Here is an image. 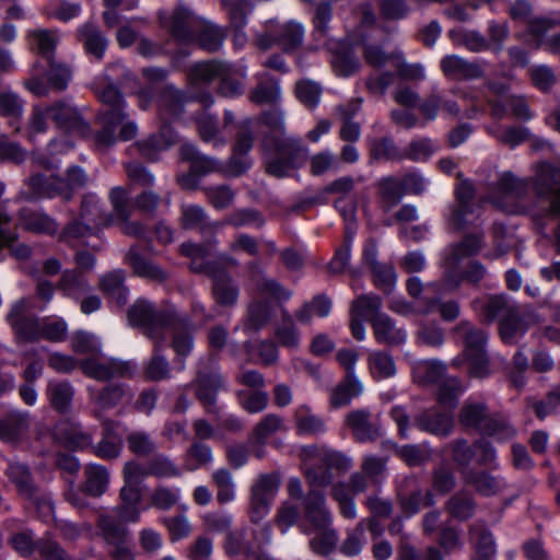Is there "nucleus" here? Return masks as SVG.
<instances>
[{
  "label": "nucleus",
  "instance_id": "nucleus-1",
  "mask_svg": "<svg viewBox=\"0 0 560 560\" xmlns=\"http://www.w3.org/2000/svg\"><path fill=\"white\" fill-rule=\"evenodd\" d=\"M129 324L141 329L142 334L166 346L167 330L173 334L171 346L178 357L186 358L194 348L196 326L189 315L180 313L175 306L156 308L153 303L137 300L127 313Z\"/></svg>",
  "mask_w": 560,
  "mask_h": 560
},
{
  "label": "nucleus",
  "instance_id": "nucleus-2",
  "mask_svg": "<svg viewBox=\"0 0 560 560\" xmlns=\"http://www.w3.org/2000/svg\"><path fill=\"white\" fill-rule=\"evenodd\" d=\"M179 254L189 259L191 272L206 276L211 280V296L215 305L233 308L240 299V287L230 272L237 267L238 260L225 253L209 258V249L203 244L185 242L179 245Z\"/></svg>",
  "mask_w": 560,
  "mask_h": 560
},
{
  "label": "nucleus",
  "instance_id": "nucleus-3",
  "mask_svg": "<svg viewBox=\"0 0 560 560\" xmlns=\"http://www.w3.org/2000/svg\"><path fill=\"white\" fill-rule=\"evenodd\" d=\"M264 165L268 175L283 178L292 171L301 168L307 161V147L294 135L269 136L261 139Z\"/></svg>",
  "mask_w": 560,
  "mask_h": 560
},
{
  "label": "nucleus",
  "instance_id": "nucleus-4",
  "mask_svg": "<svg viewBox=\"0 0 560 560\" xmlns=\"http://www.w3.org/2000/svg\"><path fill=\"white\" fill-rule=\"evenodd\" d=\"M533 170L536 205L532 206L530 211L544 219L560 217V167L544 161Z\"/></svg>",
  "mask_w": 560,
  "mask_h": 560
},
{
  "label": "nucleus",
  "instance_id": "nucleus-5",
  "mask_svg": "<svg viewBox=\"0 0 560 560\" xmlns=\"http://www.w3.org/2000/svg\"><path fill=\"white\" fill-rule=\"evenodd\" d=\"M454 332L464 342L463 359L453 360V365L458 366L463 360L468 363V371L472 377L485 378L490 374V361L486 352L487 334L468 320H460Z\"/></svg>",
  "mask_w": 560,
  "mask_h": 560
},
{
  "label": "nucleus",
  "instance_id": "nucleus-6",
  "mask_svg": "<svg viewBox=\"0 0 560 560\" xmlns=\"http://www.w3.org/2000/svg\"><path fill=\"white\" fill-rule=\"evenodd\" d=\"M351 466V459L343 454L324 450L305 466L304 475L311 489L325 488L332 482L334 471L346 472Z\"/></svg>",
  "mask_w": 560,
  "mask_h": 560
},
{
  "label": "nucleus",
  "instance_id": "nucleus-7",
  "mask_svg": "<svg viewBox=\"0 0 560 560\" xmlns=\"http://www.w3.org/2000/svg\"><path fill=\"white\" fill-rule=\"evenodd\" d=\"M5 476L14 485L18 493L36 505L43 517H49L54 513V502L50 493L43 491L34 482L30 467L21 463H11L5 470Z\"/></svg>",
  "mask_w": 560,
  "mask_h": 560
},
{
  "label": "nucleus",
  "instance_id": "nucleus-8",
  "mask_svg": "<svg viewBox=\"0 0 560 560\" xmlns=\"http://www.w3.org/2000/svg\"><path fill=\"white\" fill-rule=\"evenodd\" d=\"M98 535L110 547L112 560H133L130 533L127 527L108 512L100 513L96 518Z\"/></svg>",
  "mask_w": 560,
  "mask_h": 560
},
{
  "label": "nucleus",
  "instance_id": "nucleus-9",
  "mask_svg": "<svg viewBox=\"0 0 560 560\" xmlns=\"http://www.w3.org/2000/svg\"><path fill=\"white\" fill-rule=\"evenodd\" d=\"M61 197L66 201L71 200V191L65 184V178L36 173L24 182V188L20 191V198L28 202H37L42 199Z\"/></svg>",
  "mask_w": 560,
  "mask_h": 560
},
{
  "label": "nucleus",
  "instance_id": "nucleus-10",
  "mask_svg": "<svg viewBox=\"0 0 560 560\" xmlns=\"http://www.w3.org/2000/svg\"><path fill=\"white\" fill-rule=\"evenodd\" d=\"M159 21L178 45L195 44L200 19L188 9L177 7L171 13H159Z\"/></svg>",
  "mask_w": 560,
  "mask_h": 560
},
{
  "label": "nucleus",
  "instance_id": "nucleus-11",
  "mask_svg": "<svg viewBox=\"0 0 560 560\" xmlns=\"http://www.w3.org/2000/svg\"><path fill=\"white\" fill-rule=\"evenodd\" d=\"M304 522L299 524L300 530L311 535L314 529L326 528L332 525V514L327 505L324 491L310 489L303 500Z\"/></svg>",
  "mask_w": 560,
  "mask_h": 560
},
{
  "label": "nucleus",
  "instance_id": "nucleus-12",
  "mask_svg": "<svg viewBox=\"0 0 560 560\" xmlns=\"http://www.w3.org/2000/svg\"><path fill=\"white\" fill-rule=\"evenodd\" d=\"M456 205L452 209L450 224L457 232L469 225H477L475 221L479 219L480 206L474 202L475 188L468 180H463L455 188Z\"/></svg>",
  "mask_w": 560,
  "mask_h": 560
},
{
  "label": "nucleus",
  "instance_id": "nucleus-13",
  "mask_svg": "<svg viewBox=\"0 0 560 560\" xmlns=\"http://www.w3.org/2000/svg\"><path fill=\"white\" fill-rule=\"evenodd\" d=\"M280 487L277 474L260 475L250 489V521L260 522L269 512L270 504Z\"/></svg>",
  "mask_w": 560,
  "mask_h": 560
},
{
  "label": "nucleus",
  "instance_id": "nucleus-14",
  "mask_svg": "<svg viewBox=\"0 0 560 560\" xmlns=\"http://www.w3.org/2000/svg\"><path fill=\"white\" fill-rule=\"evenodd\" d=\"M46 113L56 126L63 131L77 133L81 137H88L92 132L91 126L83 118L80 110L65 101L52 103L46 108Z\"/></svg>",
  "mask_w": 560,
  "mask_h": 560
},
{
  "label": "nucleus",
  "instance_id": "nucleus-15",
  "mask_svg": "<svg viewBox=\"0 0 560 560\" xmlns=\"http://www.w3.org/2000/svg\"><path fill=\"white\" fill-rule=\"evenodd\" d=\"M196 398L203 406L207 413L219 417L220 408L217 405L218 393L224 388V380L218 372L200 371L192 382Z\"/></svg>",
  "mask_w": 560,
  "mask_h": 560
},
{
  "label": "nucleus",
  "instance_id": "nucleus-16",
  "mask_svg": "<svg viewBox=\"0 0 560 560\" xmlns=\"http://www.w3.org/2000/svg\"><path fill=\"white\" fill-rule=\"evenodd\" d=\"M80 369L88 377L102 382L114 377H130L133 374V368L129 361L114 358L105 361L88 358L80 361Z\"/></svg>",
  "mask_w": 560,
  "mask_h": 560
},
{
  "label": "nucleus",
  "instance_id": "nucleus-17",
  "mask_svg": "<svg viewBox=\"0 0 560 560\" xmlns=\"http://www.w3.org/2000/svg\"><path fill=\"white\" fill-rule=\"evenodd\" d=\"M26 303L24 300L15 302L7 315L15 335L23 341L34 342L39 340L42 318L34 315H25Z\"/></svg>",
  "mask_w": 560,
  "mask_h": 560
},
{
  "label": "nucleus",
  "instance_id": "nucleus-18",
  "mask_svg": "<svg viewBox=\"0 0 560 560\" xmlns=\"http://www.w3.org/2000/svg\"><path fill=\"white\" fill-rule=\"evenodd\" d=\"M245 271L250 283L261 294H268L275 300L284 302L292 296V291L283 287L279 281L268 278L261 264L254 259L245 264Z\"/></svg>",
  "mask_w": 560,
  "mask_h": 560
},
{
  "label": "nucleus",
  "instance_id": "nucleus-19",
  "mask_svg": "<svg viewBox=\"0 0 560 560\" xmlns=\"http://www.w3.org/2000/svg\"><path fill=\"white\" fill-rule=\"evenodd\" d=\"M415 425L422 432L446 438L454 431V417L451 411H441L438 408H429L419 412L413 418Z\"/></svg>",
  "mask_w": 560,
  "mask_h": 560
},
{
  "label": "nucleus",
  "instance_id": "nucleus-20",
  "mask_svg": "<svg viewBox=\"0 0 560 560\" xmlns=\"http://www.w3.org/2000/svg\"><path fill=\"white\" fill-rule=\"evenodd\" d=\"M462 478L465 485L471 487L481 497H494L506 488L505 478L501 475H493L486 469L470 468L462 470Z\"/></svg>",
  "mask_w": 560,
  "mask_h": 560
},
{
  "label": "nucleus",
  "instance_id": "nucleus-21",
  "mask_svg": "<svg viewBox=\"0 0 560 560\" xmlns=\"http://www.w3.org/2000/svg\"><path fill=\"white\" fill-rule=\"evenodd\" d=\"M515 304L517 303L504 293L475 299L470 303L472 311L478 314L480 320L487 324L501 319Z\"/></svg>",
  "mask_w": 560,
  "mask_h": 560
},
{
  "label": "nucleus",
  "instance_id": "nucleus-22",
  "mask_svg": "<svg viewBox=\"0 0 560 560\" xmlns=\"http://www.w3.org/2000/svg\"><path fill=\"white\" fill-rule=\"evenodd\" d=\"M441 71L453 81L477 80L485 75V69L478 61H469L457 55H447L441 60Z\"/></svg>",
  "mask_w": 560,
  "mask_h": 560
},
{
  "label": "nucleus",
  "instance_id": "nucleus-23",
  "mask_svg": "<svg viewBox=\"0 0 560 560\" xmlns=\"http://www.w3.org/2000/svg\"><path fill=\"white\" fill-rule=\"evenodd\" d=\"M97 97L102 103L97 119H114L120 121L127 119V104L124 94L114 83L110 82L97 91Z\"/></svg>",
  "mask_w": 560,
  "mask_h": 560
},
{
  "label": "nucleus",
  "instance_id": "nucleus-24",
  "mask_svg": "<svg viewBox=\"0 0 560 560\" xmlns=\"http://www.w3.org/2000/svg\"><path fill=\"white\" fill-rule=\"evenodd\" d=\"M126 276L124 269H114L104 273L98 281V290L109 302L115 303L118 307L125 306L129 300Z\"/></svg>",
  "mask_w": 560,
  "mask_h": 560
},
{
  "label": "nucleus",
  "instance_id": "nucleus-25",
  "mask_svg": "<svg viewBox=\"0 0 560 560\" xmlns=\"http://www.w3.org/2000/svg\"><path fill=\"white\" fill-rule=\"evenodd\" d=\"M75 36L88 56L96 61L103 60L108 39L95 23L86 22L82 24L78 27Z\"/></svg>",
  "mask_w": 560,
  "mask_h": 560
},
{
  "label": "nucleus",
  "instance_id": "nucleus-26",
  "mask_svg": "<svg viewBox=\"0 0 560 560\" xmlns=\"http://www.w3.org/2000/svg\"><path fill=\"white\" fill-rule=\"evenodd\" d=\"M180 224L185 230H198L202 235L215 234L224 223L210 221L206 210L198 205L180 207Z\"/></svg>",
  "mask_w": 560,
  "mask_h": 560
},
{
  "label": "nucleus",
  "instance_id": "nucleus-27",
  "mask_svg": "<svg viewBox=\"0 0 560 560\" xmlns=\"http://www.w3.org/2000/svg\"><path fill=\"white\" fill-rule=\"evenodd\" d=\"M418 109L427 121L434 120L440 110L452 117H456L460 113L457 102L446 98L436 88H432L431 92L418 104Z\"/></svg>",
  "mask_w": 560,
  "mask_h": 560
},
{
  "label": "nucleus",
  "instance_id": "nucleus-28",
  "mask_svg": "<svg viewBox=\"0 0 560 560\" xmlns=\"http://www.w3.org/2000/svg\"><path fill=\"white\" fill-rule=\"evenodd\" d=\"M483 246V233L465 234L462 241L447 248L445 265L447 269H457L459 262L468 257L478 255Z\"/></svg>",
  "mask_w": 560,
  "mask_h": 560
},
{
  "label": "nucleus",
  "instance_id": "nucleus-29",
  "mask_svg": "<svg viewBox=\"0 0 560 560\" xmlns=\"http://www.w3.org/2000/svg\"><path fill=\"white\" fill-rule=\"evenodd\" d=\"M373 335L377 343L388 347H397L405 342L407 334L401 327H397L395 320L387 315L377 314L370 318Z\"/></svg>",
  "mask_w": 560,
  "mask_h": 560
},
{
  "label": "nucleus",
  "instance_id": "nucleus-30",
  "mask_svg": "<svg viewBox=\"0 0 560 560\" xmlns=\"http://www.w3.org/2000/svg\"><path fill=\"white\" fill-rule=\"evenodd\" d=\"M124 261L130 266L133 275L137 277L155 281L164 282L168 276L159 265L143 257L137 245H132L125 254Z\"/></svg>",
  "mask_w": 560,
  "mask_h": 560
},
{
  "label": "nucleus",
  "instance_id": "nucleus-31",
  "mask_svg": "<svg viewBox=\"0 0 560 560\" xmlns=\"http://www.w3.org/2000/svg\"><path fill=\"white\" fill-rule=\"evenodd\" d=\"M18 220L23 230L35 234L55 235L59 229L57 221L49 214L31 208H22Z\"/></svg>",
  "mask_w": 560,
  "mask_h": 560
},
{
  "label": "nucleus",
  "instance_id": "nucleus-32",
  "mask_svg": "<svg viewBox=\"0 0 560 560\" xmlns=\"http://www.w3.org/2000/svg\"><path fill=\"white\" fill-rule=\"evenodd\" d=\"M245 72L234 65L224 61L220 75L217 93L226 98H236L245 91Z\"/></svg>",
  "mask_w": 560,
  "mask_h": 560
},
{
  "label": "nucleus",
  "instance_id": "nucleus-33",
  "mask_svg": "<svg viewBox=\"0 0 560 560\" xmlns=\"http://www.w3.org/2000/svg\"><path fill=\"white\" fill-rule=\"evenodd\" d=\"M176 141L174 129L164 124L156 133L151 135L148 139L136 143L141 156L149 161H156L160 152L167 150Z\"/></svg>",
  "mask_w": 560,
  "mask_h": 560
},
{
  "label": "nucleus",
  "instance_id": "nucleus-34",
  "mask_svg": "<svg viewBox=\"0 0 560 560\" xmlns=\"http://www.w3.org/2000/svg\"><path fill=\"white\" fill-rule=\"evenodd\" d=\"M346 423L359 442L375 441L381 436L380 428L371 420V412L368 409L349 412Z\"/></svg>",
  "mask_w": 560,
  "mask_h": 560
},
{
  "label": "nucleus",
  "instance_id": "nucleus-35",
  "mask_svg": "<svg viewBox=\"0 0 560 560\" xmlns=\"http://www.w3.org/2000/svg\"><path fill=\"white\" fill-rule=\"evenodd\" d=\"M183 161L190 164V170L198 176H206L210 173L222 171L220 161L201 153L198 148L191 143H184L179 149Z\"/></svg>",
  "mask_w": 560,
  "mask_h": 560
},
{
  "label": "nucleus",
  "instance_id": "nucleus-36",
  "mask_svg": "<svg viewBox=\"0 0 560 560\" xmlns=\"http://www.w3.org/2000/svg\"><path fill=\"white\" fill-rule=\"evenodd\" d=\"M18 241V233L12 228V218L8 211L0 212V249L9 248L13 257L19 260L28 259L32 255V249L26 244H15Z\"/></svg>",
  "mask_w": 560,
  "mask_h": 560
},
{
  "label": "nucleus",
  "instance_id": "nucleus-37",
  "mask_svg": "<svg viewBox=\"0 0 560 560\" xmlns=\"http://www.w3.org/2000/svg\"><path fill=\"white\" fill-rule=\"evenodd\" d=\"M224 61L207 60L192 63L187 70V81L191 90L207 86L220 75Z\"/></svg>",
  "mask_w": 560,
  "mask_h": 560
},
{
  "label": "nucleus",
  "instance_id": "nucleus-38",
  "mask_svg": "<svg viewBox=\"0 0 560 560\" xmlns=\"http://www.w3.org/2000/svg\"><path fill=\"white\" fill-rule=\"evenodd\" d=\"M486 402L467 400L458 413V422L466 431L480 433L490 417Z\"/></svg>",
  "mask_w": 560,
  "mask_h": 560
},
{
  "label": "nucleus",
  "instance_id": "nucleus-39",
  "mask_svg": "<svg viewBox=\"0 0 560 560\" xmlns=\"http://www.w3.org/2000/svg\"><path fill=\"white\" fill-rule=\"evenodd\" d=\"M534 175L529 178L516 177L511 172L503 173L498 182L497 189L504 196L522 202L528 196L533 186Z\"/></svg>",
  "mask_w": 560,
  "mask_h": 560
},
{
  "label": "nucleus",
  "instance_id": "nucleus-40",
  "mask_svg": "<svg viewBox=\"0 0 560 560\" xmlns=\"http://www.w3.org/2000/svg\"><path fill=\"white\" fill-rule=\"evenodd\" d=\"M57 289L69 299L79 301L91 291L86 277L77 269H67L61 273Z\"/></svg>",
  "mask_w": 560,
  "mask_h": 560
},
{
  "label": "nucleus",
  "instance_id": "nucleus-41",
  "mask_svg": "<svg viewBox=\"0 0 560 560\" xmlns=\"http://www.w3.org/2000/svg\"><path fill=\"white\" fill-rule=\"evenodd\" d=\"M31 50L40 57V63L52 60L58 44V35L51 30H34L27 34Z\"/></svg>",
  "mask_w": 560,
  "mask_h": 560
},
{
  "label": "nucleus",
  "instance_id": "nucleus-42",
  "mask_svg": "<svg viewBox=\"0 0 560 560\" xmlns=\"http://www.w3.org/2000/svg\"><path fill=\"white\" fill-rule=\"evenodd\" d=\"M30 428V415L13 410L0 418V439L3 441H18Z\"/></svg>",
  "mask_w": 560,
  "mask_h": 560
},
{
  "label": "nucleus",
  "instance_id": "nucleus-43",
  "mask_svg": "<svg viewBox=\"0 0 560 560\" xmlns=\"http://www.w3.org/2000/svg\"><path fill=\"white\" fill-rule=\"evenodd\" d=\"M369 158L371 161L402 162V149L390 136L369 139Z\"/></svg>",
  "mask_w": 560,
  "mask_h": 560
},
{
  "label": "nucleus",
  "instance_id": "nucleus-44",
  "mask_svg": "<svg viewBox=\"0 0 560 560\" xmlns=\"http://www.w3.org/2000/svg\"><path fill=\"white\" fill-rule=\"evenodd\" d=\"M46 395L54 410L66 413L71 408L74 388L68 381H49Z\"/></svg>",
  "mask_w": 560,
  "mask_h": 560
},
{
  "label": "nucleus",
  "instance_id": "nucleus-45",
  "mask_svg": "<svg viewBox=\"0 0 560 560\" xmlns=\"http://www.w3.org/2000/svg\"><path fill=\"white\" fill-rule=\"evenodd\" d=\"M154 342L151 358L145 362L143 373L147 380L153 382L164 381L171 377V364L164 357V346L158 340Z\"/></svg>",
  "mask_w": 560,
  "mask_h": 560
},
{
  "label": "nucleus",
  "instance_id": "nucleus-46",
  "mask_svg": "<svg viewBox=\"0 0 560 560\" xmlns=\"http://www.w3.org/2000/svg\"><path fill=\"white\" fill-rule=\"evenodd\" d=\"M225 36V32L220 26L200 20L196 30L195 44L202 50L215 52L223 45Z\"/></svg>",
  "mask_w": 560,
  "mask_h": 560
},
{
  "label": "nucleus",
  "instance_id": "nucleus-47",
  "mask_svg": "<svg viewBox=\"0 0 560 560\" xmlns=\"http://www.w3.org/2000/svg\"><path fill=\"white\" fill-rule=\"evenodd\" d=\"M130 387L121 383H112L104 386L95 395V402L103 409H113L124 401L132 399Z\"/></svg>",
  "mask_w": 560,
  "mask_h": 560
},
{
  "label": "nucleus",
  "instance_id": "nucleus-48",
  "mask_svg": "<svg viewBox=\"0 0 560 560\" xmlns=\"http://www.w3.org/2000/svg\"><path fill=\"white\" fill-rule=\"evenodd\" d=\"M85 481L82 492L91 497H101L107 490L109 472L106 467L97 464H89L84 468Z\"/></svg>",
  "mask_w": 560,
  "mask_h": 560
},
{
  "label": "nucleus",
  "instance_id": "nucleus-49",
  "mask_svg": "<svg viewBox=\"0 0 560 560\" xmlns=\"http://www.w3.org/2000/svg\"><path fill=\"white\" fill-rule=\"evenodd\" d=\"M187 98L183 91L176 89L174 85H166L160 93L159 106L161 115L170 118L179 117L185 107Z\"/></svg>",
  "mask_w": 560,
  "mask_h": 560
},
{
  "label": "nucleus",
  "instance_id": "nucleus-50",
  "mask_svg": "<svg viewBox=\"0 0 560 560\" xmlns=\"http://www.w3.org/2000/svg\"><path fill=\"white\" fill-rule=\"evenodd\" d=\"M332 306L331 299L325 294H316L311 301L305 302L294 314L301 324H310L313 316L327 317Z\"/></svg>",
  "mask_w": 560,
  "mask_h": 560
},
{
  "label": "nucleus",
  "instance_id": "nucleus-51",
  "mask_svg": "<svg viewBox=\"0 0 560 560\" xmlns=\"http://www.w3.org/2000/svg\"><path fill=\"white\" fill-rule=\"evenodd\" d=\"M363 386L355 375H346L331 392L330 405L340 408L351 402L354 397L361 395Z\"/></svg>",
  "mask_w": 560,
  "mask_h": 560
},
{
  "label": "nucleus",
  "instance_id": "nucleus-52",
  "mask_svg": "<svg viewBox=\"0 0 560 560\" xmlns=\"http://www.w3.org/2000/svg\"><path fill=\"white\" fill-rule=\"evenodd\" d=\"M39 68L46 71L47 80L55 90L63 91L67 89L72 73L66 63L59 62L52 58V60H48L43 63H40V61H36L34 70L37 71Z\"/></svg>",
  "mask_w": 560,
  "mask_h": 560
},
{
  "label": "nucleus",
  "instance_id": "nucleus-53",
  "mask_svg": "<svg viewBox=\"0 0 560 560\" xmlns=\"http://www.w3.org/2000/svg\"><path fill=\"white\" fill-rule=\"evenodd\" d=\"M296 432L300 435H317L326 431L325 421L313 413L306 405L300 406L294 413Z\"/></svg>",
  "mask_w": 560,
  "mask_h": 560
},
{
  "label": "nucleus",
  "instance_id": "nucleus-54",
  "mask_svg": "<svg viewBox=\"0 0 560 560\" xmlns=\"http://www.w3.org/2000/svg\"><path fill=\"white\" fill-rule=\"evenodd\" d=\"M486 275V267L478 260H471L460 273H456V269L446 268L444 278L450 287L457 288L463 281L477 285Z\"/></svg>",
  "mask_w": 560,
  "mask_h": 560
},
{
  "label": "nucleus",
  "instance_id": "nucleus-55",
  "mask_svg": "<svg viewBox=\"0 0 560 560\" xmlns=\"http://www.w3.org/2000/svg\"><path fill=\"white\" fill-rule=\"evenodd\" d=\"M480 434L504 443L513 440L517 435V430L504 416L494 413L490 415Z\"/></svg>",
  "mask_w": 560,
  "mask_h": 560
},
{
  "label": "nucleus",
  "instance_id": "nucleus-56",
  "mask_svg": "<svg viewBox=\"0 0 560 560\" xmlns=\"http://www.w3.org/2000/svg\"><path fill=\"white\" fill-rule=\"evenodd\" d=\"M24 113V101L12 91L0 93V115L9 119L10 126L20 130L21 119Z\"/></svg>",
  "mask_w": 560,
  "mask_h": 560
},
{
  "label": "nucleus",
  "instance_id": "nucleus-57",
  "mask_svg": "<svg viewBox=\"0 0 560 560\" xmlns=\"http://www.w3.org/2000/svg\"><path fill=\"white\" fill-rule=\"evenodd\" d=\"M279 97V79L269 73L260 74L258 84L249 94V100L255 104H271L277 102Z\"/></svg>",
  "mask_w": 560,
  "mask_h": 560
},
{
  "label": "nucleus",
  "instance_id": "nucleus-58",
  "mask_svg": "<svg viewBox=\"0 0 560 560\" xmlns=\"http://www.w3.org/2000/svg\"><path fill=\"white\" fill-rule=\"evenodd\" d=\"M526 325L522 316L518 304H515L512 310L506 313L499 323V331L502 340L505 343L514 342L518 334H524Z\"/></svg>",
  "mask_w": 560,
  "mask_h": 560
},
{
  "label": "nucleus",
  "instance_id": "nucleus-59",
  "mask_svg": "<svg viewBox=\"0 0 560 560\" xmlns=\"http://www.w3.org/2000/svg\"><path fill=\"white\" fill-rule=\"evenodd\" d=\"M303 38L304 30L299 23L289 22L276 28V43L287 54L296 50Z\"/></svg>",
  "mask_w": 560,
  "mask_h": 560
},
{
  "label": "nucleus",
  "instance_id": "nucleus-60",
  "mask_svg": "<svg viewBox=\"0 0 560 560\" xmlns=\"http://www.w3.org/2000/svg\"><path fill=\"white\" fill-rule=\"evenodd\" d=\"M464 392L465 386L459 378L446 376L439 385L436 400L442 407L453 410L457 407Z\"/></svg>",
  "mask_w": 560,
  "mask_h": 560
},
{
  "label": "nucleus",
  "instance_id": "nucleus-61",
  "mask_svg": "<svg viewBox=\"0 0 560 560\" xmlns=\"http://www.w3.org/2000/svg\"><path fill=\"white\" fill-rule=\"evenodd\" d=\"M397 499L400 509L406 514V516L415 515L421 510V508H427L434 504L431 491H423L420 488H416L408 494L399 492Z\"/></svg>",
  "mask_w": 560,
  "mask_h": 560
},
{
  "label": "nucleus",
  "instance_id": "nucleus-62",
  "mask_svg": "<svg viewBox=\"0 0 560 560\" xmlns=\"http://www.w3.org/2000/svg\"><path fill=\"white\" fill-rule=\"evenodd\" d=\"M368 365L374 380H385L396 374L393 357L383 350L372 351L368 355Z\"/></svg>",
  "mask_w": 560,
  "mask_h": 560
},
{
  "label": "nucleus",
  "instance_id": "nucleus-63",
  "mask_svg": "<svg viewBox=\"0 0 560 560\" xmlns=\"http://www.w3.org/2000/svg\"><path fill=\"white\" fill-rule=\"evenodd\" d=\"M446 510L454 518L467 521L475 514L476 500L471 494L458 491L446 502Z\"/></svg>",
  "mask_w": 560,
  "mask_h": 560
},
{
  "label": "nucleus",
  "instance_id": "nucleus-64",
  "mask_svg": "<svg viewBox=\"0 0 560 560\" xmlns=\"http://www.w3.org/2000/svg\"><path fill=\"white\" fill-rule=\"evenodd\" d=\"M378 192L385 211L397 206L406 195L400 178L396 176L383 177L378 182Z\"/></svg>",
  "mask_w": 560,
  "mask_h": 560
}]
</instances>
